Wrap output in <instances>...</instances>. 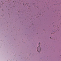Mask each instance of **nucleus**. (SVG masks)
I'll use <instances>...</instances> for the list:
<instances>
[{
	"mask_svg": "<svg viewBox=\"0 0 61 61\" xmlns=\"http://www.w3.org/2000/svg\"><path fill=\"white\" fill-rule=\"evenodd\" d=\"M50 38H51V37H50Z\"/></svg>",
	"mask_w": 61,
	"mask_h": 61,
	"instance_id": "f03ea898",
	"label": "nucleus"
},
{
	"mask_svg": "<svg viewBox=\"0 0 61 61\" xmlns=\"http://www.w3.org/2000/svg\"><path fill=\"white\" fill-rule=\"evenodd\" d=\"M40 43H39V46H38V47L37 48V51L38 52H39V51L41 50V48L40 47Z\"/></svg>",
	"mask_w": 61,
	"mask_h": 61,
	"instance_id": "f257e3e1",
	"label": "nucleus"
}]
</instances>
